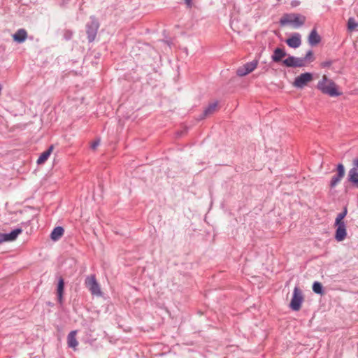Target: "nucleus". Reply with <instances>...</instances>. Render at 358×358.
Masks as SVG:
<instances>
[{"instance_id":"obj_2","label":"nucleus","mask_w":358,"mask_h":358,"mask_svg":"<svg viewBox=\"0 0 358 358\" xmlns=\"http://www.w3.org/2000/svg\"><path fill=\"white\" fill-rule=\"evenodd\" d=\"M306 17L299 13L285 14L280 20V24L285 26L292 24L294 28H298L304 24Z\"/></svg>"},{"instance_id":"obj_23","label":"nucleus","mask_w":358,"mask_h":358,"mask_svg":"<svg viewBox=\"0 0 358 358\" xmlns=\"http://www.w3.org/2000/svg\"><path fill=\"white\" fill-rule=\"evenodd\" d=\"M347 213H348V208L346 206H345L343 208V210L338 213L336 217V220H335V222H345L343 221V219L345 217V216L347 215Z\"/></svg>"},{"instance_id":"obj_29","label":"nucleus","mask_w":358,"mask_h":358,"mask_svg":"<svg viewBox=\"0 0 358 358\" xmlns=\"http://www.w3.org/2000/svg\"><path fill=\"white\" fill-rule=\"evenodd\" d=\"M184 1L188 8H191L192 6V1L193 0H184Z\"/></svg>"},{"instance_id":"obj_1","label":"nucleus","mask_w":358,"mask_h":358,"mask_svg":"<svg viewBox=\"0 0 358 358\" xmlns=\"http://www.w3.org/2000/svg\"><path fill=\"white\" fill-rule=\"evenodd\" d=\"M317 88L323 94H328L331 97H336L342 94L338 91L336 84L325 75L317 83Z\"/></svg>"},{"instance_id":"obj_20","label":"nucleus","mask_w":358,"mask_h":358,"mask_svg":"<svg viewBox=\"0 0 358 358\" xmlns=\"http://www.w3.org/2000/svg\"><path fill=\"white\" fill-rule=\"evenodd\" d=\"M52 149H53V146L51 145L47 150L43 152L40 155L38 159H37V164H41L44 163L48 159L49 156L50 155V154H51V152L52 151Z\"/></svg>"},{"instance_id":"obj_19","label":"nucleus","mask_w":358,"mask_h":358,"mask_svg":"<svg viewBox=\"0 0 358 358\" xmlns=\"http://www.w3.org/2000/svg\"><path fill=\"white\" fill-rule=\"evenodd\" d=\"M64 230L62 227H56L54 228L50 234V238L52 241L59 240L64 234Z\"/></svg>"},{"instance_id":"obj_3","label":"nucleus","mask_w":358,"mask_h":358,"mask_svg":"<svg viewBox=\"0 0 358 358\" xmlns=\"http://www.w3.org/2000/svg\"><path fill=\"white\" fill-rule=\"evenodd\" d=\"M303 301V297L301 289L295 287L293 292V296L289 304V307L292 310L297 311L300 310L301 303Z\"/></svg>"},{"instance_id":"obj_6","label":"nucleus","mask_w":358,"mask_h":358,"mask_svg":"<svg viewBox=\"0 0 358 358\" xmlns=\"http://www.w3.org/2000/svg\"><path fill=\"white\" fill-rule=\"evenodd\" d=\"M91 19V22H88L86 25V32L89 42L94 41L99 27L98 21L94 17H92Z\"/></svg>"},{"instance_id":"obj_17","label":"nucleus","mask_w":358,"mask_h":358,"mask_svg":"<svg viewBox=\"0 0 358 358\" xmlns=\"http://www.w3.org/2000/svg\"><path fill=\"white\" fill-rule=\"evenodd\" d=\"M27 38V32L24 29H18L13 35V40L17 43L24 42Z\"/></svg>"},{"instance_id":"obj_15","label":"nucleus","mask_w":358,"mask_h":358,"mask_svg":"<svg viewBox=\"0 0 358 358\" xmlns=\"http://www.w3.org/2000/svg\"><path fill=\"white\" fill-rule=\"evenodd\" d=\"M217 108V101L213 102L208 105V106L205 108L203 110L202 115L200 117V120H202L212 114H213L216 110Z\"/></svg>"},{"instance_id":"obj_28","label":"nucleus","mask_w":358,"mask_h":358,"mask_svg":"<svg viewBox=\"0 0 358 358\" xmlns=\"http://www.w3.org/2000/svg\"><path fill=\"white\" fill-rule=\"evenodd\" d=\"M99 143H100L99 140H96V141H94L91 145V148L92 150H95L97 148V146L99 145Z\"/></svg>"},{"instance_id":"obj_14","label":"nucleus","mask_w":358,"mask_h":358,"mask_svg":"<svg viewBox=\"0 0 358 358\" xmlns=\"http://www.w3.org/2000/svg\"><path fill=\"white\" fill-rule=\"evenodd\" d=\"M308 43L311 46H315L320 43L321 37L317 34L316 29H313L308 36Z\"/></svg>"},{"instance_id":"obj_9","label":"nucleus","mask_w":358,"mask_h":358,"mask_svg":"<svg viewBox=\"0 0 358 358\" xmlns=\"http://www.w3.org/2000/svg\"><path fill=\"white\" fill-rule=\"evenodd\" d=\"M258 64L257 60H253L250 62H248L245 64H244L243 66L238 68L237 69V75L239 76H245L248 75V73L253 71Z\"/></svg>"},{"instance_id":"obj_11","label":"nucleus","mask_w":358,"mask_h":358,"mask_svg":"<svg viewBox=\"0 0 358 358\" xmlns=\"http://www.w3.org/2000/svg\"><path fill=\"white\" fill-rule=\"evenodd\" d=\"M285 43L292 48H297L301 44V35L299 33H294L291 37L285 40Z\"/></svg>"},{"instance_id":"obj_25","label":"nucleus","mask_w":358,"mask_h":358,"mask_svg":"<svg viewBox=\"0 0 358 358\" xmlns=\"http://www.w3.org/2000/svg\"><path fill=\"white\" fill-rule=\"evenodd\" d=\"M295 63H296V67H299V68L303 67V66H306V62L304 60L303 57H296Z\"/></svg>"},{"instance_id":"obj_10","label":"nucleus","mask_w":358,"mask_h":358,"mask_svg":"<svg viewBox=\"0 0 358 358\" xmlns=\"http://www.w3.org/2000/svg\"><path fill=\"white\" fill-rule=\"evenodd\" d=\"M22 232L21 228H17L13 230L10 233H0V243L6 242V241H15L19 234Z\"/></svg>"},{"instance_id":"obj_8","label":"nucleus","mask_w":358,"mask_h":358,"mask_svg":"<svg viewBox=\"0 0 358 358\" xmlns=\"http://www.w3.org/2000/svg\"><path fill=\"white\" fill-rule=\"evenodd\" d=\"M334 225L336 227L334 238L338 241H343L347 236L346 225L345 222H334Z\"/></svg>"},{"instance_id":"obj_4","label":"nucleus","mask_w":358,"mask_h":358,"mask_svg":"<svg viewBox=\"0 0 358 358\" xmlns=\"http://www.w3.org/2000/svg\"><path fill=\"white\" fill-rule=\"evenodd\" d=\"M85 284L92 295H101L100 286L97 282L94 275L87 276L85 279Z\"/></svg>"},{"instance_id":"obj_18","label":"nucleus","mask_w":358,"mask_h":358,"mask_svg":"<svg viewBox=\"0 0 358 358\" xmlns=\"http://www.w3.org/2000/svg\"><path fill=\"white\" fill-rule=\"evenodd\" d=\"M64 289V279L60 277L58 281L57 294V299L59 303H62L63 301V293Z\"/></svg>"},{"instance_id":"obj_7","label":"nucleus","mask_w":358,"mask_h":358,"mask_svg":"<svg viewBox=\"0 0 358 358\" xmlns=\"http://www.w3.org/2000/svg\"><path fill=\"white\" fill-rule=\"evenodd\" d=\"M336 174L332 178L329 183L331 188H334L343 178L345 176V167L343 164H338L336 166Z\"/></svg>"},{"instance_id":"obj_26","label":"nucleus","mask_w":358,"mask_h":358,"mask_svg":"<svg viewBox=\"0 0 358 358\" xmlns=\"http://www.w3.org/2000/svg\"><path fill=\"white\" fill-rule=\"evenodd\" d=\"M357 23L352 18H350L348 22V28L349 30H353L357 27Z\"/></svg>"},{"instance_id":"obj_13","label":"nucleus","mask_w":358,"mask_h":358,"mask_svg":"<svg viewBox=\"0 0 358 358\" xmlns=\"http://www.w3.org/2000/svg\"><path fill=\"white\" fill-rule=\"evenodd\" d=\"M77 331H71L67 336V345L69 348H73V350L76 349V347L78 345V342L76 339Z\"/></svg>"},{"instance_id":"obj_24","label":"nucleus","mask_w":358,"mask_h":358,"mask_svg":"<svg viewBox=\"0 0 358 358\" xmlns=\"http://www.w3.org/2000/svg\"><path fill=\"white\" fill-rule=\"evenodd\" d=\"M304 60L306 62H312L315 60V57L313 50H309L306 55L303 57Z\"/></svg>"},{"instance_id":"obj_21","label":"nucleus","mask_w":358,"mask_h":358,"mask_svg":"<svg viewBox=\"0 0 358 358\" xmlns=\"http://www.w3.org/2000/svg\"><path fill=\"white\" fill-rule=\"evenodd\" d=\"M296 57L289 55L285 59L282 61V64L286 67L296 68Z\"/></svg>"},{"instance_id":"obj_5","label":"nucleus","mask_w":358,"mask_h":358,"mask_svg":"<svg viewBox=\"0 0 358 358\" xmlns=\"http://www.w3.org/2000/svg\"><path fill=\"white\" fill-rule=\"evenodd\" d=\"M313 76L311 73L306 72L295 78L293 85L296 88H303L309 82L312 81Z\"/></svg>"},{"instance_id":"obj_27","label":"nucleus","mask_w":358,"mask_h":358,"mask_svg":"<svg viewBox=\"0 0 358 358\" xmlns=\"http://www.w3.org/2000/svg\"><path fill=\"white\" fill-rule=\"evenodd\" d=\"M332 63L333 62L331 60H327L321 63V66L322 68L329 67L332 64Z\"/></svg>"},{"instance_id":"obj_30","label":"nucleus","mask_w":358,"mask_h":358,"mask_svg":"<svg viewBox=\"0 0 358 358\" xmlns=\"http://www.w3.org/2000/svg\"><path fill=\"white\" fill-rule=\"evenodd\" d=\"M353 164H354L355 167H356V169L358 168V159H354Z\"/></svg>"},{"instance_id":"obj_16","label":"nucleus","mask_w":358,"mask_h":358,"mask_svg":"<svg viewBox=\"0 0 358 358\" xmlns=\"http://www.w3.org/2000/svg\"><path fill=\"white\" fill-rule=\"evenodd\" d=\"M348 181L353 185L358 187V173L356 167L352 168L348 172Z\"/></svg>"},{"instance_id":"obj_12","label":"nucleus","mask_w":358,"mask_h":358,"mask_svg":"<svg viewBox=\"0 0 358 358\" xmlns=\"http://www.w3.org/2000/svg\"><path fill=\"white\" fill-rule=\"evenodd\" d=\"M287 55L284 48H276L271 55L272 62L275 63H282V59Z\"/></svg>"},{"instance_id":"obj_22","label":"nucleus","mask_w":358,"mask_h":358,"mask_svg":"<svg viewBox=\"0 0 358 358\" xmlns=\"http://www.w3.org/2000/svg\"><path fill=\"white\" fill-rule=\"evenodd\" d=\"M313 291L317 294L323 295L324 294V287L321 282L315 281L312 286Z\"/></svg>"}]
</instances>
